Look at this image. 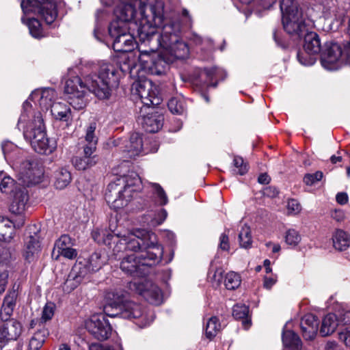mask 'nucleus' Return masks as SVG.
I'll use <instances>...</instances> for the list:
<instances>
[{
  "label": "nucleus",
  "mask_w": 350,
  "mask_h": 350,
  "mask_svg": "<svg viewBox=\"0 0 350 350\" xmlns=\"http://www.w3.org/2000/svg\"><path fill=\"white\" fill-rule=\"evenodd\" d=\"M91 272L85 262H76L64 282V290L68 292L74 290L82 282L83 279Z\"/></svg>",
  "instance_id": "obj_17"
},
{
  "label": "nucleus",
  "mask_w": 350,
  "mask_h": 350,
  "mask_svg": "<svg viewBox=\"0 0 350 350\" xmlns=\"http://www.w3.org/2000/svg\"><path fill=\"white\" fill-rule=\"evenodd\" d=\"M14 185V180L3 172H0V190L3 193H8Z\"/></svg>",
  "instance_id": "obj_47"
},
{
  "label": "nucleus",
  "mask_w": 350,
  "mask_h": 350,
  "mask_svg": "<svg viewBox=\"0 0 350 350\" xmlns=\"http://www.w3.org/2000/svg\"><path fill=\"white\" fill-rule=\"evenodd\" d=\"M22 326L21 323L15 319H12L5 323L0 327V344L12 340H16L21 335Z\"/></svg>",
  "instance_id": "obj_18"
},
{
  "label": "nucleus",
  "mask_w": 350,
  "mask_h": 350,
  "mask_svg": "<svg viewBox=\"0 0 350 350\" xmlns=\"http://www.w3.org/2000/svg\"><path fill=\"white\" fill-rule=\"evenodd\" d=\"M333 245L339 251L347 250L350 245V237L349 234L342 230H336L332 237Z\"/></svg>",
  "instance_id": "obj_31"
},
{
  "label": "nucleus",
  "mask_w": 350,
  "mask_h": 350,
  "mask_svg": "<svg viewBox=\"0 0 350 350\" xmlns=\"http://www.w3.org/2000/svg\"><path fill=\"white\" fill-rule=\"evenodd\" d=\"M348 199V195L345 192L338 193L336 196V202L341 205L347 204Z\"/></svg>",
  "instance_id": "obj_64"
},
{
  "label": "nucleus",
  "mask_w": 350,
  "mask_h": 350,
  "mask_svg": "<svg viewBox=\"0 0 350 350\" xmlns=\"http://www.w3.org/2000/svg\"><path fill=\"white\" fill-rule=\"evenodd\" d=\"M123 182V189L119 187L120 184L111 183L108 185L105 193V198L108 203H111L115 208H120L128 204L133 198V193L141 189L142 181L139 176L134 172L126 176Z\"/></svg>",
  "instance_id": "obj_6"
},
{
  "label": "nucleus",
  "mask_w": 350,
  "mask_h": 350,
  "mask_svg": "<svg viewBox=\"0 0 350 350\" xmlns=\"http://www.w3.org/2000/svg\"><path fill=\"white\" fill-rule=\"evenodd\" d=\"M284 239L286 243L292 247L297 246L301 239L299 232L295 229H288L286 230Z\"/></svg>",
  "instance_id": "obj_46"
},
{
  "label": "nucleus",
  "mask_w": 350,
  "mask_h": 350,
  "mask_svg": "<svg viewBox=\"0 0 350 350\" xmlns=\"http://www.w3.org/2000/svg\"><path fill=\"white\" fill-rule=\"evenodd\" d=\"M167 215V211L165 209L161 208L158 213L157 217L154 219V223L157 224H161L166 219Z\"/></svg>",
  "instance_id": "obj_63"
},
{
  "label": "nucleus",
  "mask_w": 350,
  "mask_h": 350,
  "mask_svg": "<svg viewBox=\"0 0 350 350\" xmlns=\"http://www.w3.org/2000/svg\"><path fill=\"white\" fill-rule=\"evenodd\" d=\"M241 281L239 275L234 271H231L226 275L224 285L227 289L234 290L240 286Z\"/></svg>",
  "instance_id": "obj_43"
},
{
  "label": "nucleus",
  "mask_w": 350,
  "mask_h": 350,
  "mask_svg": "<svg viewBox=\"0 0 350 350\" xmlns=\"http://www.w3.org/2000/svg\"><path fill=\"white\" fill-rule=\"evenodd\" d=\"M163 116L158 112H154L153 108L148 109L142 107L138 122L143 128L149 133H156L161 129L163 124Z\"/></svg>",
  "instance_id": "obj_15"
},
{
  "label": "nucleus",
  "mask_w": 350,
  "mask_h": 350,
  "mask_svg": "<svg viewBox=\"0 0 350 350\" xmlns=\"http://www.w3.org/2000/svg\"><path fill=\"white\" fill-rule=\"evenodd\" d=\"M282 21L284 31L289 35L299 38L313 26L317 12L312 8L299 9L295 0H282L280 3Z\"/></svg>",
  "instance_id": "obj_5"
},
{
  "label": "nucleus",
  "mask_w": 350,
  "mask_h": 350,
  "mask_svg": "<svg viewBox=\"0 0 350 350\" xmlns=\"http://www.w3.org/2000/svg\"><path fill=\"white\" fill-rule=\"evenodd\" d=\"M124 239V234H108L106 238L103 240L106 245L111 246V243H114L113 247V254L118 256L120 253L127 250L126 243Z\"/></svg>",
  "instance_id": "obj_30"
},
{
  "label": "nucleus",
  "mask_w": 350,
  "mask_h": 350,
  "mask_svg": "<svg viewBox=\"0 0 350 350\" xmlns=\"http://www.w3.org/2000/svg\"><path fill=\"white\" fill-rule=\"evenodd\" d=\"M85 328L96 339H107L111 333V327L103 315H93L85 321Z\"/></svg>",
  "instance_id": "obj_12"
},
{
  "label": "nucleus",
  "mask_w": 350,
  "mask_h": 350,
  "mask_svg": "<svg viewBox=\"0 0 350 350\" xmlns=\"http://www.w3.org/2000/svg\"><path fill=\"white\" fill-rule=\"evenodd\" d=\"M29 195L25 188L16 189L14 193L13 200L10 210L12 213L21 215L25 211Z\"/></svg>",
  "instance_id": "obj_22"
},
{
  "label": "nucleus",
  "mask_w": 350,
  "mask_h": 350,
  "mask_svg": "<svg viewBox=\"0 0 350 350\" xmlns=\"http://www.w3.org/2000/svg\"><path fill=\"white\" fill-rule=\"evenodd\" d=\"M194 41L196 44H205L207 45L208 50H210V55L211 56L212 52L214 51V44L213 40L209 38L202 39L198 36H194Z\"/></svg>",
  "instance_id": "obj_60"
},
{
  "label": "nucleus",
  "mask_w": 350,
  "mask_h": 350,
  "mask_svg": "<svg viewBox=\"0 0 350 350\" xmlns=\"http://www.w3.org/2000/svg\"><path fill=\"white\" fill-rule=\"evenodd\" d=\"M83 148V154L74 157L72 162L75 169L84 171L94 166L97 163L98 157L94 154L95 151L85 152L86 149L85 148Z\"/></svg>",
  "instance_id": "obj_24"
},
{
  "label": "nucleus",
  "mask_w": 350,
  "mask_h": 350,
  "mask_svg": "<svg viewBox=\"0 0 350 350\" xmlns=\"http://www.w3.org/2000/svg\"><path fill=\"white\" fill-rule=\"evenodd\" d=\"M88 267L92 272L98 271L104 265V261L101 258V254L99 252H94L89 258L88 262H85Z\"/></svg>",
  "instance_id": "obj_41"
},
{
  "label": "nucleus",
  "mask_w": 350,
  "mask_h": 350,
  "mask_svg": "<svg viewBox=\"0 0 350 350\" xmlns=\"http://www.w3.org/2000/svg\"><path fill=\"white\" fill-rule=\"evenodd\" d=\"M301 329L306 340H313L317 333L319 320L312 314H306L301 320Z\"/></svg>",
  "instance_id": "obj_21"
},
{
  "label": "nucleus",
  "mask_w": 350,
  "mask_h": 350,
  "mask_svg": "<svg viewBox=\"0 0 350 350\" xmlns=\"http://www.w3.org/2000/svg\"><path fill=\"white\" fill-rule=\"evenodd\" d=\"M149 185L152 194L157 198V202L161 206L167 204L168 202L167 196L161 185L152 183H149Z\"/></svg>",
  "instance_id": "obj_39"
},
{
  "label": "nucleus",
  "mask_w": 350,
  "mask_h": 350,
  "mask_svg": "<svg viewBox=\"0 0 350 350\" xmlns=\"http://www.w3.org/2000/svg\"><path fill=\"white\" fill-rule=\"evenodd\" d=\"M321 61L322 66L329 70H337L343 64L350 65V40L342 46L336 42H326Z\"/></svg>",
  "instance_id": "obj_8"
},
{
  "label": "nucleus",
  "mask_w": 350,
  "mask_h": 350,
  "mask_svg": "<svg viewBox=\"0 0 350 350\" xmlns=\"http://www.w3.org/2000/svg\"><path fill=\"white\" fill-rule=\"evenodd\" d=\"M226 232L228 233L229 230H226L219 237V248L223 251H228L230 249L229 238Z\"/></svg>",
  "instance_id": "obj_55"
},
{
  "label": "nucleus",
  "mask_w": 350,
  "mask_h": 350,
  "mask_svg": "<svg viewBox=\"0 0 350 350\" xmlns=\"http://www.w3.org/2000/svg\"><path fill=\"white\" fill-rule=\"evenodd\" d=\"M55 305L53 303H47L44 307L40 321L42 323H45L49 320H51L54 315Z\"/></svg>",
  "instance_id": "obj_51"
},
{
  "label": "nucleus",
  "mask_w": 350,
  "mask_h": 350,
  "mask_svg": "<svg viewBox=\"0 0 350 350\" xmlns=\"http://www.w3.org/2000/svg\"><path fill=\"white\" fill-rule=\"evenodd\" d=\"M304 49L310 55H317L321 50V43L319 35L313 31L306 33L304 37Z\"/></svg>",
  "instance_id": "obj_25"
},
{
  "label": "nucleus",
  "mask_w": 350,
  "mask_h": 350,
  "mask_svg": "<svg viewBox=\"0 0 350 350\" xmlns=\"http://www.w3.org/2000/svg\"><path fill=\"white\" fill-rule=\"evenodd\" d=\"M23 111L17 124L21 129L23 126V135L29 141L33 150L40 154H50L55 149V142L50 140L46 135L44 121L40 111L34 113L29 120L31 105L29 100L23 103Z\"/></svg>",
  "instance_id": "obj_3"
},
{
  "label": "nucleus",
  "mask_w": 350,
  "mask_h": 350,
  "mask_svg": "<svg viewBox=\"0 0 350 350\" xmlns=\"http://www.w3.org/2000/svg\"><path fill=\"white\" fill-rule=\"evenodd\" d=\"M48 335L49 332L44 328L34 333L29 340L28 350H39L42 347Z\"/></svg>",
  "instance_id": "obj_34"
},
{
  "label": "nucleus",
  "mask_w": 350,
  "mask_h": 350,
  "mask_svg": "<svg viewBox=\"0 0 350 350\" xmlns=\"http://www.w3.org/2000/svg\"><path fill=\"white\" fill-rule=\"evenodd\" d=\"M234 169L235 174L243 175L247 172V164L244 163L242 157H235L233 160Z\"/></svg>",
  "instance_id": "obj_50"
},
{
  "label": "nucleus",
  "mask_w": 350,
  "mask_h": 350,
  "mask_svg": "<svg viewBox=\"0 0 350 350\" xmlns=\"http://www.w3.org/2000/svg\"><path fill=\"white\" fill-rule=\"evenodd\" d=\"M167 106L172 113L182 115L186 111L185 100L183 97L171 98L167 103Z\"/></svg>",
  "instance_id": "obj_38"
},
{
  "label": "nucleus",
  "mask_w": 350,
  "mask_h": 350,
  "mask_svg": "<svg viewBox=\"0 0 350 350\" xmlns=\"http://www.w3.org/2000/svg\"><path fill=\"white\" fill-rule=\"evenodd\" d=\"M338 325L336 315L333 313L327 314L322 321L320 333L323 336L332 334Z\"/></svg>",
  "instance_id": "obj_32"
},
{
  "label": "nucleus",
  "mask_w": 350,
  "mask_h": 350,
  "mask_svg": "<svg viewBox=\"0 0 350 350\" xmlns=\"http://www.w3.org/2000/svg\"><path fill=\"white\" fill-rule=\"evenodd\" d=\"M55 96L56 92L54 89L45 88L33 91L29 97V100L38 103L42 110H48L54 103L53 100Z\"/></svg>",
  "instance_id": "obj_19"
},
{
  "label": "nucleus",
  "mask_w": 350,
  "mask_h": 350,
  "mask_svg": "<svg viewBox=\"0 0 350 350\" xmlns=\"http://www.w3.org/2000/svg\"><path fill=\"white\" fill-rule=\"evenodd\" d=\"M1 148L5 159H8V157H10L11 151L17 150L16 146L10 142H5L2 143Z\"/></svg>",
  "instance_id": "obj_59"
},
{
  "label": "nucleus",
  "mask_w": 350,
  "mask_h": 350,
  "mask_svg": "<svg viewBox=\"0 0 350 350\" xmlns=\"http://www.w3.org/2000/svg\"><path fill=\"white\" fill-rule=\"evenodd\" d=\"M143 244L145 247L138 258L145 269L146 267L152 266L161 261L163 256V248L157 243L156 237L154 239L148 240V242H144Z\"/></svg>",
  "instance_id": "obj_14"
},
{
  "label": "nucleus",
  "mask_w": 350,
  "mask_h": 350,
  "mask_svg": "<svg viewBox=\"0 0 350 350\" xmlns=\"http://www.w3.org/2000/svg\"><path fill=\"white\" fill-rule=\"evenodd\" d=\"M159 34L152 28L146 31V27L140 29L138 46V59L142 69L153 75H161L166 72L169 65L176 59L187 56L189 49L187 44L180 40L178 25L173 23L161 26Z\"/></svg>",
  "instance_id": "obj_1"
},
{
  "label": "nucleus",
  "mask_w": 350,
  "mask_h": 350,
  "mask_svg": "<svg viewBox=\"0 0 350 350\" xmlns=\"http://www.w3.org/2000/svg\"><path fill=\"white\" fill-rule=\"evenodd\" d=\"M120 269L123 272L133 276L140 277L144 275L145 270L138 256L129 255L123 258L120 262Z\"/></svg>",
  "instance_id": "obj_20"
},
{
  "label": "nucleus",
  "mask_w": 350,
  "mask_h": 350,
  "mask_svg": "<svg viewBox=\"0 0 350 350\" xmlns=\"http://www.w3.org/2000/svg\"><path fill=\"white\" fill-rule=\"evenodd\" d=\"M325 17L331 18L335 17L340 18L344 15V13L340 12L336 6L334 5L332 1H326V6L324 5L322 10Z\"/></svg>",
  "instance_id": "obj_44"
},
{
  "label": "nucleus",
  "mask_w": 350,
  "mask_h": 350,
  "mask_svg": "<svg viewBox=\"0 0 350 350\" xmlns=\"http://www.w3.org/2000/svg\"><path fill=\"white\" fill-rule=\"evenodd\" d=\"M107 298L109 302L105 306L104 312L109 317L132 319L143 316L141 306L133 301H124L122 294L110 292L107 293Z\"/></svg>",
  "instance_id": "obj_7"
},
{
  "label": "nucleus",
  "mask_w": 350,
  "mask_h": 350,
  "mask_svg": "<svg viewBox=\"0 0 350 350\" xmlns=\"http://www.w3.org/2000/svg\"><path fill=\"white\" fill-rule=\"evenodd\" d=\"M120 4L116 6L114 10V13L116 15L118 21H113L109 27V33L113 40V49L117 52L126 53L131 51L135 44L134 38L127 33V27L124 24L125 22H130L133 20H140L141 17L138 18L139 14L134 8L131 3H126L123 0H120ZM143 27V25L140 23Z\"/></svg>",
  "instance_id": "obj_4"
},
{
  "label": "nucleus",
  "mask_w": 350,
  "mask_h": 350,
  "mask_svg": "<svg viewBox=\"0 0 350 350\" xmlns=\"http://www.w3.org/2000/svg\"><path fill=\"white\" fill-rule=\"evenodd\" d=\"M155 234L152 232L144 229H135L124 234L127 250L134 252H142L145 247L144 242L154 239Z\"/></svg>",
  "instance_id": "obj_13"
},
{
  "label": "nucleus",
  "mask_w": 350,
  "mask_h": 350,
  "mask_svg": "<svg viewBox=\"0 0 350 350\" xmlns=\"http://www.w3.org/2000/svg\"><path fill=\"white\" fill-rule=\"evenodd\" d=\"M8 272L3 271L0 272V293L5 291L6 284L8 283Z\"/></svg>",
  "instance_id": "obj_62"
},
{
  "label": "nucleus",
  "mask_w": 350,
  "mask_h": 350,
  "mask_svg": "<svg viewBox=\"0 0 350 350\" xmlns=\"http://www.w3.org/2000/svg\"><path fill=\"white\" fill-rule=\"evenodd\" d=\"M17 297L18 292L16 290L12 289L7 293L5 297L3 299L2 305L14 310Z\"/></svg>",
  "instance_id": "obj_48"
},
{
  "label": "nucleus",
  "mask_w": 350,
  "mask_h": 350,
  "mask_svg": "<svg viewBox=\"0 0 350 350\" xmlns=\"http://www.w3.org/2000/svg\"><path fill=\"white\" fill-rule=\"evenodd\" d=\"M51 113L57 120L68 122L71 119L70 107L63 102H54L51 106Z\"/></svg>",
  "instance_id": "obj_28"
},
{
  "label": "nucleus",
  "mask_w": 350,
  "mask_h": 350,
  "mask_svg": "<svg viewBox=\"0 0 350 350\" xmlns=\"http://www.w3.org/2000/svg\"><path fill=\"white\" fill-rule=\"evenodd\" d=\"M221 329V325L217 317H211L205 326V336L211 340H213Z\"/></svg>",
  "instance_id": "obj_37"
},
{
  "label": "nucleus",
  "mask_w": 350,
  "mask_h": 350,
  "mask_svg": "<svg viewBox=\"0 0 350 350\" xmlns=\"http://www.w3.org/2000/svg\"><path fill=\"white\" fill-rule=\"evenodd\" d=\"M239 239L240 245L244 248L250 247L252 245V240L251 235V230L248 226L244 225L239 234Z\"/></svg>",
  "instance_id": "obj_42"
},
{
  "label": "nucleus",
  "mask_w": 350,
  "mask_h": 350,
  "mask_svg": "<svg viewBox=\"0 0 350 350\" xmlns=\"http://www.w3.org/2000/svg\"><path fill=\"white\" fill-rule=\"evenodd\" d=\"M249 308L244 304H237L233 307L232 315L237 319H243V323L245 328L250 326L249 321L245 319L248 315Z\"/></svg>",
  "instance_id": "obj_40"
},
{
  "label": "nucleus",
  "mask_w": 350,
  "mask_h": 350,
  "mask_svg": "<svg viewBox=\"0 0 350 350\" xmlns=\"http://www.w3.org/2000/svg\"><path fill=\"white\" fill-rule=\"evenodd\" d=\"M96 123H90L85 129L84 139L86 144L83 148L86 149L85 152L96 151L98 143V136L96 133Z\"/></svg>",
  "instance_id": "obj_27"
},
{
  "label": "nucleus",
  "mask_w": 350,
  "mask_h": 350,
  "mask_svg": "<svg viewBox=\"0 0 350 350\" xmlns=\"http://www.w3.org/2000/svg\"><path fill=\"white\" fill-rule=\"evenodd\" d=\"M73 245L74 240H72L70 236L67 234L62 235L55 243L52 256H54L57 252V254L55 257V259L57 260L59 256L60 252L66 249H68L70 247H72Z\"/></svg>",
  "instance_id": "obj_35"
},
{
  "label": "nucleus",
  "mask_w": 350,
  "mask_h": 350,
  "mask_svg": "<svg viewBox=\"0 0 350 350\" xmlns=\"http://www.w3.org/2000/svg\"><path fill=\"white\" fill-rule=\"evenodd\" d=\"M282 338L284 345L292 350L301 348V341L298 335L293 331L284 330Z\"/></svg>",
  "instance_id": "obj_33"
},
{
  "label": "nucleus",
  "mask_w": 350,
  "mask_h": 350,
  "mask_svg": "<svg viewBox=\"0 0 350 350\" xmlns=\"http://www.w3.org/2000/svg\"><path fill=\"white\" fill-rule=\"evenodd\" d=\"M43 175L42 167L35 159H27L20 164L18 178L25 186L38 184Z\"/></svg>",
  "instance_id": "obj_11"
},
{
  "label": "nucleus",
  "mask_w": 350,
  "mask_h": 350,
  "mask_svg": "<svg viewBox=\"0 0 350 350\" xmlns=\"http://www.w3.org/2000/svg\"><path fill=\"white\" fill-rule=\"evenodd\" d=\"M54 186L57 189L66 188L72 180L71 173L67 167H60L54 172Z\"/></svg>",
  "instance_id": "obj_29"
},
{
  "label": "nucleus",
  "mask_w": 350,
  "mask_h": 350,
  "mask_svg": "<svg viewBox=\"0 0 350 350\" xmlns=\"http://www.w3.org/2000/svg\"><path fill=\"white\" fill-rule=\"evenodd\" d=\"M286 208L288 213L291 215H297L301 210V204L295 199H291L288 201Z\"/></svg>",
  "instance_id": "obj_54"
},
{
  "label": "nucleus",
  "mask_w": 350,
  "mask_h": 350,
  "mask_svg": "<svg viewBox=\"0 0 350 350\" xmlns=\"http://www.w3.org/2000/svg\"><path fill=\"white\" fill-rule=\"evenodd\" d=\"M21 6L25 14H39L49 25L53 23L57 16L56 5L51 0H23Z\"/></svg>",
  "instance_id": "obj_9"
},
{
  "label": "nucleus",
  "mask_w": 350,
  "mask_h": 350,
  "mask_svg": "<svg viewBox=\"0 0 350 350\" xmlns=\"http://www.w3.org/2000/svg\"><path fill=\"white\" fill-rule=\"evenodd\" d=\"M204 75L208 79L210 83V86L215 88L217 83H211L213 79H224L226 76V72L219 68L212 67L210 68H204L202 72V75Z\"/></svg>",
  "instance_id": "obj_36"
},
{
  "label": "nucleus",
  "mask_w": 350,
  "mask_h": 350,
  "mask_svg": "<svg viewBox=\"0 0 350 350\" xmlns=\"http://www.w3.org/2000/svg\"><path fill=\"white\" fill-rule=\"evenodd\" d=\"M155 89L150 80L142 79L133 83L131 93L133 96H138L144 107L149 109L150 106L160 103V98L156 96Z\"/></svg>",
  "instance_id": "obj_10"
},
{
  "label": "nucleus",
  "mask_w": 350,
  "mask_h": 350,
  "mask_svg": "<svg viewBox=\"0 0 350 350\" xmlns=\"http://www.w3.org/2000/svg\"><path fill=\"white\" fill-rule=\"evenodd\" d=\"M120 148H123V152L127 154L129 158H134L139 155L143 151L142 136L137 133H132L129 139L126 141Z\"/></svg>",
  "instance_id": "obj_23"
},
{
  "label": "nucleus",
  "mask_w": 350,
  "mask_h": 350,
  "mask_svg": "<svg viewBox=\"0 0 350 350\" xmlns=\"http://www.w3.org/2000/svg\"><path fill=\"white\" fill-rule=\"evenodd\" d=\"M120 75L112 64L103 63L100 65L98 75L90 74L85 77L83 82L80 77L69 78L64 88L66 99L76 110H82L88 105L87 89L99 99L108 98L111 89L119 83Z\"/></svg>",
  "instance_id": "obj_2"
},
{
  "label": "nucleus",
  "mask_w": 350,
  "mask_h": 350,
  "mask_svg": "<svg viewBox=\"0 0 350 350\" xmlns=\"http://www.w3.org/2000/svg\"><path fill=\"white\" fill-rule=\"evenodd\" d=\"M40 243L38 238L30 236L27 241L23 252L25 260L29 262L33 261L40 252Z\"/></svg>",
  "instance_id": "obj_26"
},
{
  "label": "nucleus",
  "mask_w": 350,
  "mask_h": 350,
  "mask_svg": "<svg viewBox=\"0 0 350 350\" xmlns=\"http://www.w3.org/2000/svg\"><path fill=\"white\" fill-rule=\"evenodd\" d=\"M223 270L221 268L215 269L212 275H210L209 278L211 281L213 282V285L218 286L223 279Z\"/></svg>",
  "instance_id": "obj_56"
},
{
  "label": "nucleus",
  "mask_w": 350,
  "mask_h": 350,
  "mask_svg": "<svg viewBox=\"0 0 350 350\" xmlns=\"http://www.w3.org/2000/svg\"><path fill=\"white\" fill-rule=\"evenodd\" d=\"M30 34L35 38H40L44 36L40 21L36 18H31L27 23Z\"/></svg>",
  "instance_id": "obj_45"
},
{
  "label": "nucleus",
  "mask_w": 350,
  "mask_h": 350,
  "mask_svg": "<svg viewBox=\"0 0 350 350\" xmlns=\"http://www.w3.org/2000/svg\"><path fill=\"white\" fill-rule=\"evenodd\" d=\"M297 59L299 63L304 66H312L316 62L315 55L308 54L304 50L297 53Z\"/></svg>",
  "instance_id": "obj_49"
},
{
  "label": "nucleus",
  "mask_w": 350,
  "mask_h": 350,
  "mask_svg": "<svg viewBox=\"0 0 350 350\" xmlns=\"http://www.w3.org/2000/svg\"><path fill=\"white\" fill-rule=\"evenodd\" d=\"M338 338L347 347H350V327H347L338 334Z\"/></svg>",
  "instance_id": "obj_57"
},
{
  "label": "nucleus",
  "mask_w": 350,
  "mask_h": 350,
  "mask_svg": "<svg viewBox=\"0 0 350 350\" xmlns=\"http://www.w3.org/2000/svg\"><path fill=\"white\" fill-rule=\"evenodd\" d=\"M136 291L152 304L159 305L162 301L160 288L152 282L145 280L140 282L133 283Z\"/></svg>",
  "instance_id": "obj_16"
},
{
  "label": "nucleus",
  "mask_w": 350,
  "mask_h": 350,
  "mask_svg": "<svg viewBox=\"0 0 350 350\" xmlns=\"http://www.w3.org/2000/svg\"><path fill=\"white\" fill-rule=\"evenodd\" d=\"M12 258L10 249L1 245H0V265L8 264Z\"/></svg>",
  "instance_id": "obj_53"
},
{
  "label": "nucleus",
  "mask_w": 350,
  "mask_h": 350,
  "mask_svg": "<svg viewBox=\"0 0 350 350\" xmlns=\"http://www.w3.org/2000/svg\"><path fill=\"white\" fill-rule=\"evenodd\" d=\"M14 310L11 308L6 307L3 305L1 306L0 310V318L3 321L11 320V317L13 314Z\"/></svg>",
  "instance_id": "obj_58"
},
{
  "label": "nucleus",
  "mask_w": 350,
  "mask_h": 350,
  "mask_svg": "<svg viewBox=\"0 0 350 350\" xmlns=\"http://www.w3.org/2000/svg\"><path fill=\"white\" fill-rule=\"evenodd\" d=\"M323 176V172L317 171L314 174H306L304 178V182L307 185H312L318 181H320Z\"/></svg>",
  "instance_id": "obj_52"
},
{
  "label": "nucleus",
  "mask_w": 350,
  "mask_h": 350,
  "mask_svg": "<svg viewBox=\"0 0 350 350\" xmlns=\"http://www.w3.org/2000/svg\"><path fill=\"white\" fill-rule=\"evenodd\" d=\"M59 256L70 260L75 259L77 256V251L72 248V247H70L68 249H66L60 252Z\"/></svg>",
  "instance_id": "obj_61"
}]
</instances>
